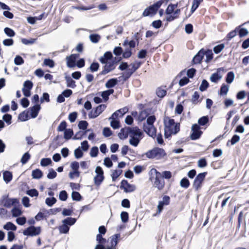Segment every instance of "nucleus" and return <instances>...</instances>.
<instances>
[{
	"label": "nucleus",
	"mask_w": 249,
	"mask_h": 249,
	"mask_svg": "<svg viewBox=\"0 0 249 249\" xmlns=\"http://www.w3.org/2000/svg\"><path fill=\"white\" fill-rule=\"evenodd\" d=\"M90 41L93 43H98L101 39V36L97 34H92L89 36Z\"/></svg>",
	"instance_id": "a19ab883"
},
{
	"label": "nucleus",
	"mask_w": 249,
	"mask_h": 249,
	"mask_svg": "<svg viewBox=\"0 0 249 249\" xmlns=\"http://www.w3.org/2000/svg\"><path fill=\"white\" fill-rule=\"evenodd\" d=\"M203 134V131L201 130V127L195 124L192 125L191 128V133L190 135V138L192 140H196L199 139Z\"/></svg>",
	"instance_id": "6e6552de"
},
{
	"label": "nucleus",
	"mask_w": 249,
	"mask_h": 249,
	"mask_svg": "<svg viewBox=\"0 0 249 249\" xmlns=\"http://www.w3.org/2000/svg\"><path fill=\"white\" fill-rule=\"evenodd\" d=\"M222 78V76L220 75L218 72H216L212 74L210 77V80L211 82L216 83L220 80Z\"/></svg>",
	"instance_id": "79ce46f5"
},
{
	"label": "nucleus",
	"mask_w": 249,
	"mask_h": 249,
	"mask_svg": "<svg viewBox=\"0 0 249 249\" xmlns=\"http://www.w3.org/2000/svg\"><path fill=\"white\" fill-rule=\"evenodd\" d=\"M52 163V161L50 158H44L41 160L40 165L43 167H46Z\"/></svg>",
	"instance_id": "864d4df0"
},
{
	"label": "nucleus",
	"mask_w": 249,
	"mask_h": 249,
	"mask_svg": "<svg viewBox=\"0 0 249 249\" xmlns=\"http://www.w3.org/2000/svg\"><path fill=\"white\" fill-rule=\"evenodd\" d=\"M168 119V121L167 122L165 118L164 119V125L165 128L170 129L171 126L175 124V120L173 119L170 118L169 117H166Z\"/></svg>",
	"instance_id": "37998d69"
},
{
	"label": "nucleus",
	"mask_w": 249,
	"mask_h": 249,
	"mask_svg": "<svg viewBox=\"0 0 249 249\" xmlns=\"http://www.w3.org/2000/svg\"><path fill=\"white\" fill-rule=\"evenodd\" d=\"M235 77L234 73L233 71H230L228 72L225 77V81L228 84H231L233 81Z\"/></svg>",
	"instance_id": "c9c22d12"
},
{
	"label": "nucleus",
	"mask_w": 249,
	"mask_h": 249,
	"mask_svg": "<svg viewBox=\"0 0 249 249\" xmlns=\"http://www.w3.org/2000/svg\"><path fill=\"white\" fill-rule=\"evenodd\" d=\"M105 64V65L103 67V71L99 73V75H105L115 69V67L110 61L108 63L107 62Z\"/></svg>",
	"instance_id": "aec40b11"
},
{
	"label": "nucleus",
	"mask_w": 249,
	"mask_h": 249,
	"mask_svg": "<svg viewBox=\"0 0 249 249\" xmlns=\"http://www.w3.org/2000/svg\"><path fill=\"white\" fill-rule=\"evenodd\" d=\"M207 174V172H204L199 173L196 176L193 183V187L195 191H198L202 187Z\"/></svg>",
	"instance_id": "423d86ee"
},
{
	"label": "nucleus",
	"mask_w": 249,
	"mask_h": 249,
	"mask_svg": "<svg viewBox=\"0 0 249 249\" xmlns=\"http://www.w3.org/2000/svg\"><path fill=\"white\" fill-rule=\"evenodd\" d=\"M229 89V86L225 84H222L218 90V94L220 96L226 95Z\"/></svg>",
	"instance_id": "72a5a7b5"
},
{
	"label": "nucleus",
	"mask_w": 249,
	"mask_h": 249,
	"mask_svg": "<svg viewBox=\"0 0 249 249\" xmlns=\"http://www.w3.org/2000/svg\"><path fill=\"white\" fill-rule=\"evenodd\" d=\"M43 65L46 66H48L51 68H53L55 66L54 61L50 58H45L44 60Z\"/></svg>",
	"instance_id": "13d9d810"
},
{
	"label": "nucleus",
	"mask_w": 249,
	"mask_h": 249,
	"mask_svg": "<svg viewBox=\"0 0 249 249\" xmlns=\"http://www.w3.org/2000/svg\"><path fill=\"white\" fill-rule=\"evenodd\" d=\"M107 105L100 104L94 108L89 113V117L90 119H94L99 116L106 108Z\"/></svg>",
	"instance_id": "1a4fd4ad"
},
{
	"label": "nucleus",
	"mask_w": 249,
	"mask_h": 249,
	"mask_svg": "<svg viewBox=\"0 0 249 249\" xmlns=\"http://www.w3.org/2000/svg\"><path fill=\"white\" fill-rule=\"evenodd\" d=\"M84 151H83L79 147H78L74 151V155L76 159H79L81 158L83 155Z\"/></svg>",
	"instance_id": "603ef678"
},
{
	"label": "nucleus",
	"mask_w": 249,
	"mask_h": 249,
	"mask_svg": "<svg viewBox=\"0 0 249 249\" xmlns=\"http://www.w3.org/2000/svg\"><path fill=\"white\" fill-rule=\"evenodd\" d=\"M142 64V62L141 61H136L134 63H131L130 66L132 67L131 69L122 73V76H120L118 78L121 79L122 78L124 81H126L141 67Z\"/></svg>",
	"instance_id": "20e7f679"
},
{
	"label": "nucleus",
	"mask_w": 249,
	"mask_h": 249,
	"mask_svg": "<svg viewBox=\"0 0 249 249\" xmlns=\"http://www.w3.org/2000/svg\"><path fill=\"white\" fill-rule=\"evenodd\" d=\"M164 0H160L149 6L146 8L142 13L143 17H153L155 15L159 9L162 4ZM169 0H166V4H167Z\"/></svg>",
	"instance_id": "f03ea898"
},
{
	"label": "nucleus",
	"mask_w": 249,
	"mask_h": 249,
	"mask_svg": "<svg viewBox=\"0 0 249 249\" xmlns=\"http://www.w3.org/2000/svg\"><path fill=\"white\" fill-rule=\"evenodd\" d=\"M247 24V22H245L236 27L237 35L240 38L244 37L247 36L249 34V31L247 29L243 27V26Z\"/></svg>",
	"instance_id": "f3484780"
},
{
	"label": "nucleus",
	"mask_w": 249,
	"mask_h": 249,
	"mask_svg": "<svg viewBox=\"0 0 249 249\" xmlns=\"http://www.w3.org/2000/svg\"><path fill=\"white\" fill-rule=\"evenodd\" d=\"M65 79L66 81L67 87L74 89L76 87L75 81L72 79V78L69 75H66L65 77Z\"/></svg>",
	"instance_id": "cd10ccee"
},
{
	"label": "nucleus",
	"mask_w": 249,
	"mask_h": 249,
	"mask_svg": "<svg viewBox=\"0 0 249 249\" xmlns=\"http://www.w3.org/2000/svg\"><path fill=\"white\" fill-rule=\"evenodd\" d=\"M1 202L3 207L7 208L19 204V200L18 198H10L8 195H4L1 196Z\"/></svg>",
	"instance_id": "39448f33"
},
{
	"label": "nucleus",
	"mask_w": 249,
	"mask_h": 249,
	"mask_svg": "<svg viewBox=\"0 0 249 249\" xmlns=\"http://www.w3.org/2000/svg\"><path fill=\"white\" fill-rule=\"evenodd\" d=\"M76 222V218L71 217H68L65 218L62 220V224H64L65 225H67L68 227H70L74 225Z\"/></svg>",
	"instance_id": "7c9ffc66"
},
{
	"label": "nucleus",
	"mask_w": 249,
	"mask_h": 249,
	"mask_svg": "<svg viewBox=\"0 0 249 249\" xmlns=\"http://www.w3.org/2000/svg\"><path fill=\"white\" fill-rule=\"evenodd\" d=\"M99 67L100 65L97 62H93L90 64L88 70H89L91 72H94L98 71Z\"/></svg>",
	"instance_id": "c03bdc74"
},
{
	"label": "nucleus",
	"mask_w": 249,
	"mask_h": 249,
	"mask_svg": "<svg viewBox=\"0 0 249 249\" xmlns=\"http://www.w3.org/2000/svg\"><path fill=\"white\" fill-rule=\"evenodd\" d=\"M31 158V155L28 152H25L22 156L20 162L22 164H25Z\"/></svg>",
	"instance_id": "09e8293b"
},
{
	"label": "nucleus",
	"mask_w": 249,
	"mask_h": 249,
	"mask_svg": "<svg viewBox=\"0 0 249 249\" xmlns=\"http://www.w3.org/2000/svg\"><path fill=\"white\" fill-rule=\"evenodd\" d=\"M120 188L123 189L125 193H131L134 192L136 190V187L133 184L128 183V181L125 179H123L121 182Z\"/></svg>",
	"instance_id": "9b49d317"
},
{
	"label": "nucleus",
	"mask_w": 249,
	"mask_h": 249,
	"mask_svg": "<svg viewBox=\"0 0 249 249\" xmlns=\"http://www.w3.org/2000/svg\"><path fill=\"white\" fill-rule=\"evenodd\" d=\"M86 135V132L83 130H80L76 133L75 135L72 138L73 140H82L84 136Z\"/></svg>",
	"instance_id": "5fc2aeb1"
},
{
	"label": "nucleus",
	"mask_w": 249,
	"mask_h": 249,
	"mask_svg": "<svg viewBox=\"0 0 249 249\" xmlns=\"http://www.w3.org/2000/svg\"><path fill=\"white\" fill-rule=\"evenodd\" d=\"M79 53H73L67 56L66 58L67 66L70 68L75 67L76 61L79 58Z\"/></svg>",
	"instance_id": "f8f14e48"
},
{
	"label": "nucleus",
	"mask_w": 249,
	"mask_h": 249,
	"mask_svg": "<svg viewBox=\"0 0 249 249\" xmlns=\"http://www.w3.org/2000/svg\"><path fill=\"white\" fill-rule=\"evenodd\" d=\"M128 128L129 137L142 139L144 136L143 132L138 127V126L130 127Z\"/></svg>",
	"instance_id": "9d476101"
},
{
	"label": "nucleus",
	"mask_w": 249,
	"mask_h": 249,
	"mask_svg": "<svg viewBox=\"0 0 249 249\" xmlns=\"http://www.w3.org/2000/svg\"><path fill=\"white\" fill-rule=\"evenodd\" d=\"M156 119L155 115H148L146 120V124L148 125L147 126H152L153 127L154 126V123H155Z\"/></svg>",
	"instance_id": "bf43d9fd"
},
{
	"label": "nucleus",
	"mask_w": 249,
	"mask_h": 249,
	"mask_svg": "<svg viewBox=\"0 0 249 249\" xmlns=\"http://www.w3.org/2000/svg\"><path fill=\"white\" fill-rule=\"evenodd\" d=\"M12 216L14 217H18L21 215L23 212L20 208V204L19 205H15L13 206L11 211Z\"/></svg>",
	"instance_id": "a211bd4d"
},
{
	"label": "nucleus",
	"mask_w": 249,
	"mask_h": 249,
	"mask_svg": "<svg viewBox=\"0 0 249 249\" xmlns=\"http://www.w3.org/2000/svg\"><path fill=\"white\" fill-rule=\"evenodd\" d=\"M43 176V173L39 169H36L32 171V176L34 179H40Z\"/></svg>",
	"instance_id": "2f4dec72"
},
{
	"label": "nucleus",
	"mask_w": 249,
	"mask_h": 249,
	"mask_svg": "<svg viewBox=\"0 0 249 249\" xmlns=\"http://www.w3.org/2000/svg\"><path fill=\"white\" fill-rule=\"evenodd\" d=\"M208 165L207 160L205 158L200 159L197 161V166L200 168L206 167Z\"/></svg>",
	"instance_id": "052dcab7"
},
{
	"label": "nucleus",
	"mask_w": 249,
	"mask_h": 249,
	"mask_svg": "<svg viewBox=\"0 0 249 249\" xmlns=\"http://www.w3.org/2000/svg\"><path fill=\"white\" fill-rule=\"evenodd\" d=\"M132 54V49L129 47H126L123 50L122 57L124 59L129 58Z\"/></svg>",
	"instance_id": "ea45409f"
},
{
	"label": "nucleus",
	"mask_w": 249,
	"mask_h": 249,
	"mask_svg": "<svg viewBox=\"0 0 249 249\" xmlns=\"http://www.w3.org/2000/svg\"><path fill=\"white\" fill-rule=\"evenodd\" d=\"M57 175V173L53 169L50 168L49 169V173L47 175V177L48 179H52L55 178Z\"/></svg>",
	"instance_id": "774afa93"
},
{
	"label": "nucleus",
	"mask_w": 249,
	"mask_h": 249,
	"mask_svg": "<svg viewBox=\"0 0 249 249\" xmlns=\"http://www.w3.org/2000/svg\"><path fill=\"white\" fill-rule=\"evenodd\" d=\"M204 55L206 56L205 62L207 63H209L213 58V54L212 52V50L207 49L205 50L204 49Z\"/></svg>",
	"instance_id": "c756f323"
},
{
	"label": "nucleus",
	"mask_w": 249,
	"mask_h": 249,
	"mask_svg": "<svg viewBox=\"0 0 249 249\" xmlns=\"http://www.w3.org/2000/svg\"><path fill=\"white\" fill-rule=\"evenodd\" d=\"M143 27L142 29L139 30V32L134 34L132 37V38L137 42V46H138L140 43V40H142V37L143 36Z\"/></svg>",
	"instance_id": "bb28decb"
},
{
	"label": "nucleus",
	"mask_w": 249,
	"mask_h": 249,
	"mask_svg": "<svg viewBox=\"0 0 249 249\" xmlns=\"http://www.w3.org/2000/svg\"><path fill=\"white\" fill-rule=\"evenodd\" d=\"M120 237L121 235L120 233H116L112 235L110 237L111 245L116 248V246L119 242Z\"/></svg>",
	"instance_id": "393cba45"
},
{
	"label": "nucleus",
	"mask_w": 249,
	"mask_h": 249,
	"mask_svg": "<svg viewBox=\"0 0 249 249\" xmlns=\"http://www.w3.org/2000/svg\"><path fill=\"white\" fill-rule=\"evenodd\" d=\"M71 168L72 169L73 171L69 173V176L70 178L73 179V174H75L76 177H79L80 176V172L78 171V169L79 168V162L76 161L72 162L71 164Z\"/></svg>",
	"instance_id": "ddd939ff"
},
{
	"label": "nucleus",
	"mask_w": 249,
	"mask_h": 249,
	"mask_svg": "<svg viewBox=\"0 0 249 249\" xmlns=\"http://www.w3.org/2000/svg\"><path fill=\"white\" fill-rule=\"evenodd\" d=\"M105 179L104 175H96L94 177V183L96 186H100Z\"/></svg>",
	"instance_id": "f704fd0d"
},
{
	"label": "nucleus",
	"mask_w": 249,
	"mask_h": 249,
	"mask_svg": "<svg viewBox=\"0 0 249 249\" xmlns=\"http://www.w3.org/2000/svg\"><path fill=\"white\" fill-rule=\"evenodd\" d=\"M57 201V199L54 197H47L45 199L46 204L49 206H53Z\"/></svg>",
	"instance_id": "4d7b16f0"
},
{
	"label": "nucleus",
	"mask_w": 249,
	"mask_h": 249,
	"mask_svg": "<svg viewBox=\"0 0 249 249\" xmlns=\"http://www.w3.org/2000/svg\"><path fill=\"white\" fill-rule=\"evenodd\" d=\"M12 116L10 114L6 113L2 116V120L7 125H10L12 123Z\"/></svg>",
	"instance_id": "8fccbe9b"
},
{
	"label": "nucleus",
	"mask_w": 249,
	"mask_h": 249,
	"mask_svg": "<svg viewBox=\"0 0 249 249\" xmlns=\"http://www.w3.org/2000/svg\"><path fill=\"white\" fill-rule=\"evenodd\" d=\"M71 198L74 201H79L82 199L83 197L78 192L73 191L71 193Z\"/></svg>",
	"instance_id": "de8ad7c7"
},
{
	"label": "nucleus",
	"mask_w": 249,
	"mask_h": 249,
	"mask_svg": "<svg viewBox=\"0 0 249 249\" xmlns=\"http://www.w3.org/2000/svg\"><path fill=\"white\" fill-rule=\"evenodd\" d=\"M197 124V125H199L200 127H207L210 124V119L209 116H203L199 118Z\"/></svg>",
	"instance_id": "6ab92c4d"
},
{
	"label": "nucleus",
	"mask_w": 249,
	"mask_h": 249,
	"mask_svg": "<svg viewBox=\"0 0 249 249\" xmlns=\"http://www.w3.org/2000/svg\"><path fill=\"white\" fill-rule=\"evenodd\" d=\"M123 49L120 46L115 47L113 51V54L116 56H120L121 54H123Z\"/></svg>",
	"instance_id": "338daca9"
},
{
	"label": "nucleus",
	"mask_w": 249,
	"mask_h": 249,
	"mask_svg": "<svg viewBox=\"0 0 249 249\" xmlns=\"http://www.w3.org/2000/svg\"><path fill=\"white\" fill-rule=\"evenodd\" d=\"M3 228L8 231H13L17 230V227L12 222L9 221L3 225Z\"/></svg>",
	"instance_id": "c85d7f7f"
},
{
	"label": "nucleus",
	"mask_w": 249,
	"mask_h": 249,
	"mask_svg": "<svg viewBox=\"0 0 249 249\" xmlns=\"http://www.w3.org/2000/svg\"><path fill=\"white\" fill-rule=\"evenodd\" d=\"M196 72V70L195 68L189 69L186 71L187 77L188 78H193L195 76Z\"/></svg>",
	"instance_id": "e2e57ef3"
},
{
	"label": "nucleus",
	"mask_w": 249,
	"mask_h": 249,
	"mask_svg": "<svg viewBox=\"0 0 249 249\" xmlns=\"http://www.w3.org/2000/svg\"><path fill=\"white\" fill-rule=\"evenodd\" d=\"M13 178V175L11 172L5 171L3 173V180L8 183L11 181Z\"/></svg>",
	"instance_id": "473e14b6"
},
{
	"label": "nucleus",
	"mask_w": 249,
	"mask_h": 249,
	"mask_svg": "<svg viewBox=\"0 0 249 249\" xmlns=\"http://www.w3.org/2000/svg\"><path fill=\"white\" fill-rule=\"evenodd\" d=\"M30 118H31L29 116V111L27 109L20 113L18 116V119L21 122H25Z\"/></svg>",
	"instance_id": "4be33fe9"
},
{
	"label": "nucleus",
	"mask_w": 249,
	"mask_h": 249,
	"mask_svg": "<svg viewBox=\"0 0 249 249\" xmlns=\"http://www.w3.org/2000/svg\"><path fill=\"white\" fill-rule=\"evenodd\" d=\"M166 155L167 154L164 149L159 147H155L142 155H139V157L142 158L145 155L149 159L160 160L166 156Z\"/></svg>",
	"instance_id": "f257e3e1"
},
{
	"label": "nucleus",
	"mask_w": 249,
	"mask_h": 249,
	"mask_svg": "<svg viewBox=\"0 0 249 249\" xmlns=\"http://www.w3.org/2000/svg\"><path fill=\"white\" fill-rule=\"evenodd\" d=\"M110 120V124L113 129H117L121 127L120 122L118 119Z\"/></svg>",
	"instance_id": "58836bf2"
},
{
	"label": "nucleus",
	"mask_w": 249,
	"mask_h": 249,
	"mask_svg": "<svg viewBox=\"0 0 249 249\" xmlns=\"http://www.w3.org/2000/svg\"><path fill=\"white\" fill-rule=\"evenodd\" d=\"M240 139V137L237 134H234L231 137V140L227 141L226 143L227 146H230V145H233L238 142Z\"/></svg>",
	"instance_id": "a878e982"
},
{
	"label": "nucleus",
	"mask_w": 249,
	"mask_h": 249,
	"mask_svg": "<svg viewBox=\"0 0 249 249\" xmlns=\"http://www.w3.org/2000/svg\"><path fill=\"white\" fill-rule=\"evenodd\" d=\"M41 231V227H35L30 226L23 231L24 235L27 236H35L40 234Z\"/></svg>",
	"instance_id": "0eeeda50"
},
{
	"label": "nucleus",
	"mask_w": 249,
	"mask_h": 249,
	"mask_svg": "<svg viewBox=\"0 0 249 249\" xmlns=\"http://www.w3.org/2000/svg\"><path fill=\"white\" fill-rule=\"evenodd\" d=\"M41 108L40 105H34L33 106L29 107L27 110L29 111L31 118H36L38 116Z\"/></svg>",
	"instance_id": "2eb2a0df"
},
{
	"label": "nucleus",
	"mask_w": 249,
	"mask_h": 249,
	"mask_svg": "<svg viewBox=\"0 0 249 249\" xmlns=\"http://www.w3.org/2000/svg\"><path fill=\"white\" fill-rule=\"evenodd\" d=\"M224 47L225 44L224 43L218 44L213 47V52L215 54H218L222 51V50L224 48Z\"/></svg>",
	"instance_id": "69168bd1"
},
{
	"label": "nucleus",
	"mask_w": 249,
	"mask_h": 249,
	"mask_svg": "<svg viewBox=\"0 0 249 249\" xmlns=\"http://www.w3.org/2000/svg\"><path fill=\"white\" fill-rule=\"evenodd\" d=\"M119 81L117 78H112L107 81L105 84V87L107 89H110L114 87L119 83Z\"/></svg>",
	"instance_id": "b1692460"
},
{
	"label": "nucleus",
	"mask_w": 249,
	"mask_h": 249,
	"mask_svg": "<svg viewBox=\"0 0 249 249\" xmlns=\"http://www.w3.org/2000/svg\"><path fill=\"white\" fill-rule=\"evenodd\" d=\"M204 49H200L197 53L194 56L192 59V63L194 64H200L204 58Z\"/></svg>",
	"instance_id": "dca6fc26"
},
{
	"label": "nucleus",
	"mask_w": 249,
	"mask_h": 249,
	"mask_svg": "<svg viewBox=\"0 0 249 249\" xmlns=\"http://www.w3.org/2000/svg\"><path fill=\"white\" fill-rule=\"evenodd\" d=\"M141 139L136 138L130 137L129 142L131 145L137 147L140 142Z\"/></svg>",
	"instance_id": "0e129e2a"
},
{
	"label": "nucleus",
	"mask_w": 249,
	"mask_h": 249,
	"mask_svg": "<svg viewBox=\"0 0 249 249\" xmlns=\"http://www.w3.org/2000/svg\"><path fill=\"white\" fill-rule=\"evenodd\" d=\"M73 135V131L72 129L67 128L64 131V138L66 140H70Z\"/></svg>",
	"instance_id": "e433bc0d"
},
{
	"label": "nucleus",
	"mask_w": 249,
	"mask_h": 249,
	"mask_svg": "<svg viewBox=\"0 0 249 249\" xmlns=\"http://www.w3.org/2000/svg\"><path fill=\"white\" fill-rule=\"evenodd\" d=\"M180 186L185 189L188 188L190 185L189 180L187 177L183 178L180 181Z\"/></svg>",
	"instance_id": "4c0bfd02"
},
{
	"label": "nucleus",
	"mask_w": 249,
	"mask_h": 249,
	"mask_svg": "<svg viewBox=\"0 0 249 249\" xmlns=\"http://www.w3.org/2000/svg\"><path fill=\"white\" fill-rule=\"evenodd\" d=\"M25 193L31 197L38 196L39 193L36 189H31L26 190Z\"/></svg>",
	"instance_id": "3c124183"
},
{
	"label": "nucleus",
	"mask_w": 249,
	"mask_h": 249,
	"mask_svg": "<svg viewBox=\"0 0 249 249\" xmlns=\"http://www.w3.org/2000/svg\"><path fill=\"white\" fill-rule=\"evenodd\" d=\"M209 87V83L206 79H203L199 89L201 92L206 91Z\"/></svg>",
	"instance_id": "a18cd8bd"
},
{
	"label": "nucleus",
	"mask_w": 249,
	"mask_h": 249,
	"mask_svg": "<svg viewBox=\"0 0 249 249\" xmlns=\"http://www.w3.org/2000/svg\"><path fill=\"white\" fill-rule=\"evenodd\" d=\"M59 233L61 234H67L69 233L70 227L63 224L58 227Z\"/></svg>",
	"instance_id": "6e6d98bb"
},
{
	"label": "nucleus",
	"mask_w": 249,
	"mask_h": 249,
	"mask_svg": "<svg viewBox=\"0 0 249 249\" xmlns=\"http://www.w3.org/2000/svg\"><path fill=\"white\" fill-rule=\"evenodd\" d=\"M128 128H130V127L125 126L121 129L120 132L118 134V136L121 140L126 139L128 137V135H129Z\"/></svg>",
	"instance_id": "412c9836"
},
{
	"label": "nucleus",
	"mask_w": 249,
	"mask_h": 249,
	"mask_svg": "<svg viewBox=\"0 0 249 249\" xmlns=\"http://www.w3.org/2000/svg\"><path fill=\"white\" fill-rule=\"evenodd\" d=\"M150 172L151 174H155V175L153 186L157 188L160 191L162 190L164 187L165 181L161 176L160 173L155 168H152Z\"/></svg>",
	"instance_id": "7ed1b4c3"
},
{
	"label": "nucleus",
	"mask_w": 249,
	"mask_h": 249,
	"mask_svg": "<svg viewBox=\"0 0 249 249\" xmlns=\"http://www.w3.org/2000/svg\"><path fill=\"white\" fill-rule=\"evenodd\" d=\"M89 126V123L87 121L81 120L78 122V127L79 129L82 130H85Z\"/></svg>",
	"instance_id": "49530a36"
},
{
	"label": "nucleus",
	"mask_w": 249,
	"mask_h": 249,
	"mask_svg": "<svg viewBox=\"0 0 249 249\" xmlns=\"http://www.w3.org/2000/svg\"><path fill=\"white\" fill-rule=\"evenodd\" d=\"M4 33L9 37H12L16 35L15 32L11 28L5 27L4 29Z\"/></svg>",
	"instance_id": "680f3d73"
},
{
	"label": "nucleus",
	"mask_w": 249,
	"mask_h": 249,
	"mask_svg": "<svg viewBox=\"0 0 249 249\" xmlns=\"http://www.w3.org/2000/svg\"><path fill=\"white\" fill-rule=\"evenodd\" d=\"M150 109H145L140 112L138 116V120L141 122L144 121L149 114Z\"/></svg>",
	"instance_id": "5701e85b"
},
{
	"label": "nucleus",
	"mask_w": 249,
	"mask_h": 249,
	"mask_svg": "<svg viewBox=\"0 0 249 249\" xmlns=\"http://www.w3.org/2000/svg\"><path fill=\"white\" fill-rule=\"evenodd\" d=\"M143 130L147 135L152 138H155L156 136L157 129L155 126H147L143 124Z\"/></svg>",
	"instance_id": "4468645a"
}]
</instances>
